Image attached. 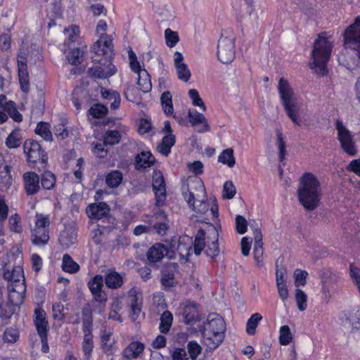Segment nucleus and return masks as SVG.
<instances>
[{
  "label": "nucleus",
  "mask_w": 360,
  "mask_h": 360,
  "mask_svg": "<svg viewBox=\"0 0 360 360\" xmlns=\"http://www.w3.org/2000/svg\"><path fill=\"white\" fill-rule=\"evenodd\" d=\"M62 269L70 274H75L79 270V265L72 257L65 254L63 257Z\"/></svg>",
  "instance_id": "nucleus-32"
},
{
  "label": "nucleus",
  "mask_w": 360,
  "mask_h": 360,
  "mask_svg": "<svg viewBox=\"0 0 360 360\" xmlns=\"http://www.w3.org/2000/svg\"><path fill=\"white\" fill-rule=\"evenodd\" d=\"M175 68L176 69L178 78L184 82H187L191 76V72L187 65L186 63L181 64L175 66Z\"/></svg>",
  "instance_id": "nucleus-51"
},
{
  "label": "nucleus",
  "mask_w": 360,
  "mask_h": 360,
  "mask_svg": "<svg viewBox=\"0 0 360 360\" xmlns=\"http://www.w3.org/2000/svg\"><path fill=\"white\" fill-rule=\"evenodd\" d=\"M295 301L297 303V309L300 311H304L307 307V296L306 293L303 290L297 288L295 290Z\"/></svg>",
  "instance_id": "nucleus-43"
},
{
  "label": "nucleus",
  "mask_w": 360,
  "mask_h": 360,
  "mask_svg": "<svg viewBox=\"0 0 360 360\" xmlns=\"http://www.w3.org/2000/svg\"><path fill=\"white\" fill-rule=\"evenodd\" d=\"M278 91L288 117L295 124L300 126L299 115L301 105L289 82L283 77L279 79Z\"/></svg>",
  "instance_id": "nucleus-4"
},
{
  "label": "nucleus",
  "mask_w": 360,
  "mask_h": 360,
  "mask_svg": "<svg viewBox=\"0 0 360 360\" xmlns=\"http://www.w3.org/2000/svg\"><path fill=\"white\" fill-rule=\"evenodd\" d=\"M34 322L38 335L39 336L47 335L49 327L45 311L37 308L34 310Z\"/></svg>",
  "instance_id": "nucleus-21"
},
{
  "label": "nucleus",
  "mask_w": 360,
  "mask_h": 360,
  "mask_svg": "<svg viewBox=\"0 0 360 360\" xmlns=\"http://www.w3.org/2000/svg\"><path fill=\"white\" fill-rule=\"evenodd\" d=\"M41 184L43 188L52 189L56 185V176L50 171H46L41 175Z\"/></svg>",
  "instance_id": "nucleus-34"
},
{
  "label": "nucleus",
  "mask_w": 360,
  "mask_h": 360,
  "mask_svg": "<svg viewBox=\"0 0 360 360\" xmlns=\"http://www.w3.org/2000/svg\"><path fill=\"white\" fill-rule=\"evenodd\" d=\"M333 44L332 37L325 32L320 33L314 42L309 66L321 76L326 75L328 72L326 65L330 57Z\"/></svg>",
  "instance_id": "nucleus-2"
},
{
  "label": "nucleus",
  "mask_w": 360,
  "mask_h": 360,
  "mask_svg": "<svg viewBox=\"0 0 360 360\" xmlns=\"http://www.w3.org/2000/svg\"><path fill=\"white\" fill-rule=\"evenodd\" d=\"M218 240V229L213 225L209 226L206 231L199 229L193 243L195 254L199 255L204 250L207 257L214 258L219 252Z\"/></svg>",
  "instance_id": "nucleus-3"
},
{
  "label": "nucleus",
  "mask_w": 360,
  "mask_h": 360,
  "mask_svg": "<svg viewBox=\"0 0 360 360\" xmlns=\"http://www.w3.org/2000/svg\"><path fill=\"white\" fill-rule=\"evenodd\" d=\"M122 173L118 170H114L106 175L105 183L110 188H116L122 183Z\"/></svg>",
  "instance_id": "nucleus-33"
},
{
  "label": "nucleus",
  "mask_w": 360,
  "mask_h": 360,
  "mask_svg": "<svg viewBox=\"0 0 360 360\" xmlns=\"http://www.w3.org/2000/svg\"><path fill=\"white\" fill-rule=\"evenodd\" d=\"M279 333V342L281 345H287L291 342L292 336L288 326L285 325L281 326Z\"/></svg>",
  "instance_id": "nucleus-49"
},
{
  "label": "nucleus",
  "mask_w": 360,
  "mask_h": 360,
  "mask_svg": "<svg viewBox=\"0 0 360 360\" xmlns=\"http://www.w3.org/2000/svg\"><path fill=\"white\" fill-rule=\"evenodd\" d=\"M178 264L175 262L167 263L162 269L161 283L165 288L175 285V274L178 270Z\"/></svg>",
  "instance_id": "nucleus-17"
},
{
  "label": "nucleus",
  "mask_w": 360,
  "mask_h": 360,
  "mask_svg": "<svg viewBox=\"0 0 360 360\" xmlns=\"http://www.w3.org/2000/svg\"><path fill=\"white\" fill-rule=\"evenodd\" d=\"M186 348L191 360H196L202 352L201 346L195 340L189 341Z\"/></svg>",
  "instance_id": "nucleus-42"
},
{
  "label": "nucleus",
  "mask_w": 360,
  "mask_h": 360,
  "mask_svg": "<svg viewBox=\"0 0 360 360\" xmlns=\"http://www.w3.org/2000/svg\"><path fill=\"white\" fill-rule=\"evenodd\" d=\"M103 278L101 275H96L94 276L88 282V288L90 290L93 299L105 306L107 301V295L103 290Z\"/></svg>",
  "instance_id": "nucleus-13"
},
{
  "label": "nucleus",
  "mask_w": 360,
  "mask_h": 360,
  "mask_svg": "<svg viewBox=\"0 0 360 360\" xmlns=\"http://www.w3.org/2000/svg\"><path fill=\"white\" fill-rule=\"evenodd\" d=\"M24 152L27 156L29 162H46L47 156L45 152L41 149V145L32 139L26 140L24 143Z\"/></svg>",
  "instance_id": "nucleus-11"
},
{
  "label": "nucleus",
  "mask_w": 360,
  "mask_h": 360,
  "mask_svg": "<svg viewBox=\"0 0 360 360\" xmlns=\"http://www.w3.org/2000/svg\"><path fill=\"white\" fill-rule=\"evenodd\" d=\"M22 269L20 267H18L16 269H14L12 271L8 270L5 271L4 276V278L7 280L16 282L20 281V277L22 276Z\"/></svg>",
  "instance_id": "nucleus-61"
},
{
  "label": "nucleus",
  "mask_w": 360,
  "mask_h": 360,
  "mask_svg": "<svg viewBox=\"0 0 360 360\" xmlns=\"http://www.w3.org/2000/svg\"><path fill=\"white\" fill-rule=\"evenodd\" d=\"M54 134L60 139H64L68 137L69 131L64 121H60L58 124L54 126Z\"/></svg>",
  "instance_id": "nucleus-56"
},
{
  "label": "nucleus",
  "mask_w": 360,
  "mask_h": 360,
  "mask_svg": "<svg viewBox=\"0 0 360 360\" xmlns=\"http://www.w3.org/2000/svg\"><path fill=\"white\" fill-rule=\"evenodd\" d=\"M49 226V217L41 214L36 220L34 227L31 232V240L34 245L44 246L48 243Z\"/></svg>",
  "instance_id": "nucleus-8"
},
{
  "label": "nucleus",
  "mask_w": 360,
  "mask_h": 360,
  "mask_svg": "<svg viewBox=\"0 0 360 360\" xmlns=\"http://www.w3.org/2000/svg\"><path fill=\"white\" fill-rule=\"evenodd\" d=\"M204 328L205 344L211 349H216L224 338L226 323L224 319L219 315L212 319L210 316Z\"/></svg>",
  "instance_id": "nucleus-5"
},
{
  "label": "nucleus",
  "mask_w": 360,
  "mask_h": 360,
  "mask_svg": "<svg viewBox=\"0 0 360 360\" xmlns=\"http://www.w3.org/2000/svg\"><path fill=\"white\" fill-rule=\"evenodd\" d=\"M147 259L150 263H155L160 261L165 256L172 258L169 255L167 247L162 243H155L151 246L146 254Z\"/></svg>",
  "instance_id": "nucleus-18"
},
{
  "label": "nucleus",
  "mask_w": 360,
  "mask_h": 360,
  "mask_svg": "<svg viewBox=\"0 0 360 360\" xmlns=\"http://www.w3.org/2000/svg\"><path fill=\"white\" fill-rule=\"evenodd\" d=\"M173 321V316L169 311L162 313L160 317V330L162 333L169 332Z\"/></svg>",
  "instance_id": "nucleus-36"
},
{
  "label": "nucleus",
  "mask_w": 360,
  "mask_h": 360,
  "mask_svg": "<svg viewBox=\"0 0 360 360\" xmlns=\"http://www.w3.org/2000/svg\"><path fill=\"white\" fill-rule=\"evenodd\" d=\"M58 240L63 246L69 247L76 243L77 235L72 231H65L60 235Z\"/></svg>",
  "instance_id": "nucleus-39"
},
{
  "label": "nucleus",
  "mask_w": 360,
  "mask_h": 360,
  "mask_svg": "<svg viewBox=\"0 0 360 360\" xmlns=\"http://www.w3.org/2000/svg\"><path fill=\"white\" fill-rule=\"evenodd\" d=\"M236 229L239 234H243L246 232L247 221L240 215H238L236 218Z\"/></svg>",
  "instance_id": "nucleus-63"
},
{
  "label": "nucleus",
  "mask_w": 360,
  "mask_h": 360,
  "mask_svg": "<svg viewBox=\"0 0 360 360\" xmlns=\"http://www.w3.org/2000/svg\"><path fill=\"white\" fill-rule=\"evenodd\" d=\"M172 360H188V354L184 348H176L172 354Z\"/></svg>",
  "instance_id": "nucleus-64"
},
{
  "label": "nucleus",
  "mask_w": 360,
  "mask_h": 360,
  "mask_svg": "<svg viewBox=\"0 0 360 360\" xmlns=\"http://www.w3.org/2000/svg\"><path fill=\"white\" fill-rule=\"evenodd\" d=\"M108 108L105 105L99 103L94 104L89 110V112L95 118H102L108 113Z\"/></svg>",
  "instance_id": "nucleus-47"
},
{
  "label": "nucleus",
  "mask_w": 360,
  "mask_h": 360,
  "mask_svg": "<svg viewBox=\"0 0 360 360\" xmlns=\"http://www.w3.org/2000/svg\"><path fill=\"white\" fill-rule=\"evenodd\" d=\"M188 119L193 126L200 123L204 124L201 129L198 130V132L203 133L210 130V126L207 123L205 116L202 113L198 112L196 110L194 109L189 110Z\"/></svg>",
  "instance_id": "nucleus-24"
},
{
  "label": "nucleus",
  "mask_w": 360,
  "mask_h": 360,
  "mask_svg": "<svg viewBox=\"0 0 360 360\" xmlns=\"http://www.w3.org/2000/svg\"><path fill=\"white\" fill-rule=\"evenodd\" d=\"M24 188L27 195L37 193L40 189L39 176L34 172H27L22 175Z\"/></svg>",
  "instance_id": "nucleus-16"
},
{
  "label": "nucleus",
  "mask_w": 360,
  "mask_h": 360,
  "mask_svg": "<svg viewBox=\"0 0 360 360\" xmlns=\"http://www.w3.org/2000/svg\"><path fill=\"white\" fill-rule=\"evenodd\" d=\"M165 37L167 46L170 48L174 47L179 41L178 33L172 31L169 28L165 30Z\"/></svg>",
  "instance_id": "nucleus-50"
},
{
  "label": "nucleus",
  "mask_w": 360,
  "mask_h": 360,
  "mask_svg": "<svg viewBox=\"0 0 360 360\" xmlns=\"http://www.w3.org/2000/svg\"><path fill=\"white\" fill-rule=\"evenodd\" d=\"M308 274L306 271L296 269L294 272L295 284L296 287L304 286L306 283V278Z\"/></svg>",
  "instance_id": "nucleus-59"
},
{
  "label": "nucleus",
  "mask_w": 360,
  "mask_h": 360,
  "mask_svg": "<svg viewBox=\"0 0 360 360\" xmlns=\"http://www.w3.org/2000/svg\"><path fill=\"white\" fill-rule=\"evenodd\" d=\"M335 125L338 131V139L344 152L349 155H355L357 151L355 147L354 137L350 131L340 120H336Z\"/></svg>",
  "instance_id": "nucleus-10"
},
{
  "label": "nucleus",
  "mask_w": 360,
  "mask_h": 360,
  "mask_svg": "<svg viewBox=\"0 0 360 360\" xmlns=\"http://www.w3.org/2000/svg\"><path fill=\"white\" fill-rule=\"evenodd\" d=\"M144 346L139 342H133L123 351V355L128 359H135L143 352Z\"/></svg>",
  "instance_id": "nucleus-29"
},
{
  "label": "nucleus",
  "mask_w": 360,
  "mask_h": 360,
  "mask_svg": "<svg viewBox=\"0 0 360 360\" xmlns=\"http://www.w3.org/2000/svg\"><path fill=\"white\" fill-rule=\"evenodd\" d=\"M345 317L353 329L359 330L360 328V309L359 307H354L347 311Z\"/></svg>",
  "instance_id": "nucleus-31"
},
{
  "label": "nucleus",
  "mask_w": 360,
  "mask_h": 360,
  "mask_svg": "<svg viewBox=\"0 0 360 360\" xmlns=\"http://www.w3.org/2000/svg\"><path fill=\"white\" fill-rule=\"evenodd\" d=\"M338 279V276L330 271H326L321 274V292L325 300H329L332 297V291Z\"/></svg>",
  "instance_id": "nucleus-14"
},
{
  "label": "nucleus",
  "mask_w": 360,
  "mask_h": 360,
  "mask_svg": "<svg viewBox=\"0 0 360 360\" xmlns=\"http://www.w3.org/2000/svg\"><path fill=\"white\" fill-rule=\"evenodd\" d=\"M21 144V137L19 131H13L6 140V145L9 148H17Z\"/></svg>",
  "instance_id": "nucleus-45"
},
{
  "label": "nucleus",
  "mask_w": 360,
  "mask_h": 360,
  "mask_svg": "<svg viewBox=\"0 0 360 360\" xmlns=\"http://www.w3.org/2000/svg\"><path fill=\"white\" fill-rule=\"evenodd\" d=\"M321 188L318 179L311 173H305L300 178L297 198L307 211H313L319 206Z\"/></svg>",
  "instance_id": "nucleus-1"
},
{
  "label": "nucleus",
  "mask_w": 360,
  "mask_h": 360,
  "mask_svg": "<svg viewBox=\"0 0 360 360\" xmlns=\"http://www.w3.org/2000/svg\"><path fill=\"white\" fill-rule=\"evenodd\" d=\"M129 66L132 71L137 73L138 75L141 71L143 69H141L139 62L137 60V57L136 53L131 49L129 51Z\"/></svg>",
  "instance_id": "nucleus-54"
},
{
  "label": "nucleus",
  "mask_w": 360,
  "mask_h": 360,
  "mask_svg": "<svg viewBox=\"0 0 360 360\" xmlns=\"http://www.w3.org/2000/svg\"><path fill=\"white\" fill-rule=\"evenodd\" d=\"M236 37L233 31H224L218 40V59L224 64L230 63L235 58Z\"/></svg>",
  "instance_id": "nucleus-7"
},
{
  "label": "nucleus",
  "mask_w": 360,
  "mask_h": 360,
  "mask_svg": "<svg viewBox=\"0 0 360 360\" xmlns=\"http://www.w3.org/2000/svg\"><path fill=\"white\" fill-rule=\"evenodd\" d=\"M94 348L93 335L86 334L84 335L82 342V351L86 359H89Z\"/></svg>",
  "instance_id": "nucleus-44"
},
{
  "label": "nucleus",
  "mask_w": 360,
  "mask_h": 360,
  "mask_svg": "<svg viewBox=\"0 0 360 360\" xmlns=\"http://www.w3.org/2000/svg\"><path fill=\"white\" fill-rule=\"evenodd\" d=\"M116 72V67L110 62L105 68L101 66H96L89 69L90 77L95 79H107L115 75Z\"/></svg>",
  "instance_id": "nucleus-20"
},
{
  "label": "nucleus",
  "mask_w": 360,
  "mask_h": 360,
  "mask_svg": "<svg viewBox=\"0 0 360 360\" xmlns=\"http://www.w3.org/2000/svg\"><path fill=\"white\" fill-rule=\"evenodd\" d=\"M277 145L279 150L280 161H283L285 155V143L282 136V132L280 129L276 130Z\"/></svg>",
  "instance_id": "nucleus-58"
},
{
  "label": "nucleus",
  "mask_w": 360,
  "mask_h": 360,
  "mask_svg": "<svg viewBox=\"0 0 360 360\" xmlns=\"http://www.w3.org/2000/svg\"><path fill=\"white\" fill-rule=\"evenodd\" d=\"M218 161L227 165L229 167H233L236 164L233 150L232 148H227L223 150L218 158Z\"/></svg>",
  "instance_id": "nucleus-35"
},
{
  "label": "nucleus",
  "mask_w": 360,
  "mask_h": 360,
  "mask_svg": "<svg viewBox=\"0 0 360 360\" xmlns=\"http://www.w3.org/2000/svg\"><path fill=\"white\" fill-rule=\"evenodd\" d=\"M15 294L18 296L19 295L18 293L13 291V293H10L8 296V301L6 303H0V318L2 320H9L16 310L18 304H15L12 300V297Z\"/></svg>",
  "instance_id": "nucleus-23"
},
{
  "label": "nucleus",
  "mask_w": 360,
  "mask_h": 360,
  "mask_svg": "<svg viewBox=\"0 0 360 360\" xmlns=\"http://www.w3.org/2000/svg\"><path fill=\"white\" fill-rule=\"evenodd\" d=\"M262 316L259 313L253 314L248 320L246 325V332L249 335H254L255 333L256 328L259 322L262 320Z\"/></svg>",
  "instance_id": "nucleus-41"
},
{
  "label": "nucleus",
  "mask_w": 360,
  "mask_h": 360,
  "mask_svg": "<svg viewBox=\"0 0 360 360\" xmlns=\"http://www.w3.org/2000/svg\"><path fill=\"white\" fill-rule=\"evenodd\" d=\"M344 41L347 48L354 51L355 56L360 59V17L349 26L344 32Z\"/></svg>",
  "instance_id": "nucleus-9"
},
{
  "label": "nucleus",
  "mask_w": 360,
  "mask_h": 360,
  "mask_svg": "<svg viewBox=\"0 0 360 360\" xmlns=\"http://www.w3.org/2000/svg\"><path fill=\"white\" fill-rule=\"evenodd\" d=\"M193 189L196 191V193L190 191L188 188H186V191H183V196L185 200L195 212L200 214L206 213L209 210L210 207L206 201V191L202 181L200 179H198L195 182V186Z\"/></svg>",
  "instance_id": "nucleus-6"
},
{
  "label": "nucleus",
  "mask_w": 360,
  "mask_h": 360,
  "mask_svg": "<svg viewBox=\"0 0 360 360\" xmlns=\"http://www.w3.org/2000/svg\"><path fill=\"white\" fill-rule=\"evenodd\" d=\"M79 32V27L76 25H72L69 28H65L64 30V33L67 36L68 39V44L70 43L75 41L78 34Z\"/></svg>",
  "instance_id": "nucleus-60"
},
{
  "label": "nucleus",
  "mask_w": 360,
  "mask_h": 360,
  "mask_svg": "<svg viewBox=\"0 0 360 360\" xmlns=\"http://www.w3.org/2000/svg\"><path fill=\"white\" fill-rule=\"evenodd\" d=\"M155 158L149 151H143L136 157V165L138 168L150 167L155 162Z\"/></svg>",
  "instance_id": "nucleus-27"
},
{
  "label": "nucleus",
  "mask_w": 360,
  "mask_h": 360,
  "mask_svg": "<svg viewBox=\"0 0 360 360\" xmlns=\"http://www.w3.org/2000/svg\"><path fill=\"white\" fill-rule=\"evenodd\" d=\"M93 51L98 56H103L110 61L113 56V44L110 35L105 33L101 34L100 39L91 47Z\"/></svg>",
  "instance_id": "nucleus-12"
},
{
  "label": "nucleus",
  "mask_w": 360,
  "mask_h": 360,
  "mask_svg": "<svg viewBox=\"0 0 360 360\" xmlns=\"http://www.w3.org/2000/svg\"><path fill=\"white\" fill-rule=\"evenodd\" d=\"M19 337V332L17 329L9 327L7 328L4 333L3 339L4 342L13 343L16 342Z\"/></svg>",
  "instance_id": "nucleus-52"
},
{
  "label": "nucleus",
  "mask_w": 360,
  "mask_h": 360,
  "mask_svg": "<svg viewBox=\"0 0 360 360\" xmlns=\"http://www.w3.org/2000/svg\"><path fill=\"white\" fill-rule=\"evenodd\" d=\"M236 188L231 181H227L223 186V197L227 199H232L236 195Z\"/></svg>",
  "instance_id": "nucleus-57"
},
{
  "label": "nucleus",
  "mask_w": 360,
  "mask_h": 360,
  "mask_svg": "<svg viewBox=\"0 0 360 360\" xmlns=\"http://www.w3.org/2000/svg\"><path fill=\"white\" fill-rule=\"evenodd\" d=\"M153 181V189L155 195V205L162 206L166 198V188L164 178L162 174L154 172Z\"/></svg>",
  "instance_id": "nucleus-15"
},
{
  "label": "nucleus",
  "mask_w": 360,
  "mask_h": 360,
  "mask_svg": "<svg viewBox=\"0 0 360 360\" xmlns=\"http://www.w3.org/2000/svg\"><path fill=\"white\" fill-rule=\"evenodd\" d=\"M37 134L41 136L46 141H52V132L50 130V125L47 122H39L36 129Z\"/></svg>",
  "instance_id": "nucleus-38"
},
{
  "label": "nucleus",
  "mask_w": 360,
  "mask_h": 360,
  "mask_svg": "<svg viewBox=\"0 0 360 360\" xmlns=\"http://www.w3.org/2000/svg\"><path fill=\"white\" fill-rule=\"evenodd\" d=\"M109 211V206L104 202L92 204L86 207V214L92 219H102L107 217Z\"/></svg>",
  "instance_id": "nucleus-19"
},
{
  "label": "nucleus",
  "mask_w": 360,
  "mask_h": 360,
  "mask_svg": "<svg viewBox=\"0 0 360 360\" xmlns=\"http://www.w3.org/2000/svg\"><path fill=\"white\" fill-rule=\"evenodd\" d=\"M129 304L133 312V316H138L141 311L142 296L135 288L129 291Z\"/></svg>",
  "instance_id": "nucleus-26"
},
{
  "label": "nucleus",
  "mask_w": 360,
  "mask_h": 360,
  "mask_svg": "<svg viewBox=\"0 0 360 360\" xmlns=\"http://www.w3.org/2000/svg\"><path fill=\"white\" fill-rule=\"evenodd\" d=\"M18 78L21 90L25 93L28 92L30 91V79L28 70H18Z\"/></svg>",
  "instance_id": "nucleus-48"
},
{
  "label": "nucleus",
  "mask_w": 360,
  "mask_h": 360,
  "mask_svg": "<svg viewBox=\"0 0 360 360\" xmlns=\"http://www.w3.org/2000/svg\"><path fill=\"white\" fill-rule=\"evenodd\" d=\"M162 109L166 115H172L173 113V104L172 100V94L169 91H165L160 97Z\"/></svg>",
  "instance_id": "nucleus-37"
},
{
  "label": "nucleus",
  "mask_w": 360,
  "mask_h": 360,
  "mask_svg": "<svg viewBox=\"0 0 360 360\" xmlns=\"http://www.w3.org/2000/svg\"><path fill=\"white\" fill-rule=\"evenodd\" d=\"M188 96L192 100V103L195 106L200 107L202 110H205L206 107L200 97L199 94L196 89H192L188 91Z\"/></svg>",
  "instance_id": "nucleus-55"
},
{
  "label": "nucleus",
  "mask_w": 360,
  "mask_h": 360,
  "mask_svg": "<svg viewBox=\"0 0 360 360\" xmlns=\"http://www.w3.org/2000/svg\"><path fill=\"white\" fill-rule=\"evenodd\" d=\"M253 233L255 239L253 255L257 264L259 266L262 263L264 254L262 235L258 229H255Z\"/></svg>",
  "instance_id": "nucleus-22"
},
{
  "label": "nucleus",
  "mask_w": 360,
  "mask_h": 360,
  "mask_svg": "<svg viewBox=\"0 0 360 360\" xmlns=\"http://www.w3.org/2000/svg\"><path fill=\"white\" fill-rule=\"evenodd\" d=\"M106 286L111 289H117L123 284L122 276L117 272L110 271L105 277Z\"/></svg>",
  "instance_id": "nucleus-30"
},
{
  "label": "nucleus",
  "mask_w": 360,
  "mask_h": 360,
  "mask_svg": "<svg viewBox=\"0 0 360 360\" xmlns=\"http://www.w3.org/2000/svg\"><path fill=\"white\" fill-rule=\"evenodd\" d=\"M121 134L117 130H108L103 137L104 145L112 146L120 141Z\"/></svg>",
  "instance_id": "nucleus-40"
},
{
  "label": "nucleus",
  "mask_w": 360,
  "mask_h": 360,
  "mask_svg": "<svg viewBox=\"0 0 360 360\" xmlns=\"http://www.w3.org/2000/svg\"><path fill=\"white\" fill-rule=\"evenodd\" d=\"M108 231L106 227L101 224H98V228L93 231L92 240L96 245L103 242L104 238V232Z\"/></svg>",
  "instance_id": "nucleus-53"
},
{
  "label": "nucleus",
  "mask_w": 360,
  "mask_h": 360,
  "mask_svg": "<svg viewBox=\"0 0 360 360\" xmlns=\"http://www.w3.org/2000/svg\"><path fill=\"white\" fill-rule=\"evenodd\" d=\"M175 141L176 139L174 134H167L163 136L162 141L158 145L157 150L162 155L167 156Z\"/></svg>",
  "instance_id": "nucleus-25"
},
{
  "label": "nucleus",
  "mask_w": 360,
  "mask_h": 360,
  "mask_svg": "<svg viewBox=\"0 0 360 360\" xmlns=\"http://www.w3.org/2000/svg\"><path fill=\"white\" fill-rule=\"evenodd\" d=\"M137 84L139 89L143 93H148L152 89V83L150 80V75L143 69L138 75Z\"/></svg>",
  "instance_id": "nucleus-28"
},
{
  "label": "nucleus",
  "mask_w": 360,
  "mask_h": 360,
  "mask_svg": "<svg viewBox=\"0 0 360 360\" xmlns=\"http://www.w3.org/2000/svg\"><path fill=\"white\" fill-rule=\"evenodd\" d=\"M63 305L60 303H56L52 307L53 317L55 320L63 321L65 318L63 313Z\"/></svg>",
  "instance_id": "nucleus-62"
},
{
  "label": "nucleus",
  "mask_w": 360,
  "mask_h": 360,
  "mask_svg": "<svg viewBox=\"0 0 360 360\" xmlns=\"http://www.w3.org/2000/svg\"><path fill=\"white\" fill-rule=\"evenodd\" d=\"M84 51L79 48L72 49L67 55V60L72 65L80 64L82 61V58Z\"/></svg>",
  "instance_id": "nucleus-46"
}]
</instances>
